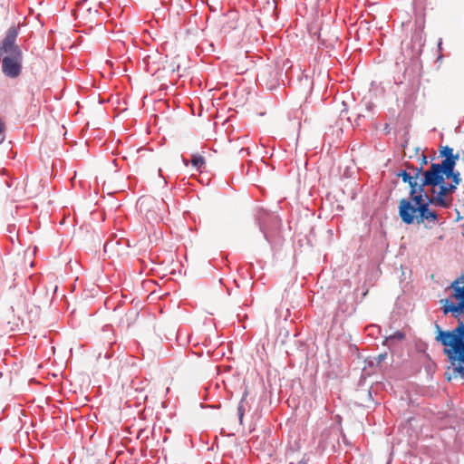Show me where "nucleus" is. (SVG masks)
Returning a JSON list of instances; mask_svg holds the SVG:
<instances>
[{"instance_id":"f257e3e1","label":"nucleus","mask_w":464,"mask_h":464,"mask_svg":"<svg viewBox=\"0 0 464 464\" xmlns=\"http://www.w3.org/2000/svg\"><path fill=\"white\" fill-rule=\"evenodd\" d=\"M430 205L437 206L435 199L426 192H419L411 198H401L399 204V217L406 225L415 221L421 224L424 221L435 222L438 215L430 208Z\"/></svg>"},{"instance_id":"f03ea898","label":"nucleus","mask_w":464,"mask_h":464,"mask_svg":"<svg viewBox=\"0 0 464 464\" xmlns=\"http://www.w3.org/2000/svg\"><path fill=\"white\" fill-rule=\"evenodd\" d=\"M18 36L16 27H10L5 38L0 43V57L2 59V72L9 78H16L22 72L23 53L21 48L15 44Z\"/></svg>"},{"instance_id":"7ed1b4c3","label":"nucleus","mask_w":464,"mask_h":464,"mask_svg":"<svg viewBox=\"0 0 464 464\" xmlns=\"http://www.w3.org/2000/svg\"><path fill=\"white\" fill-rule=\"evenodd\" d=\"M436 340L445 346L444 353L452 363L459 362L455 370L464 376V322L451 331L440 330Z\"/></svg>"},{"instance_id":"20e7f679","label":"nucleus","mask_w":464,"mask_h":464,"mask_svg":"<svg viewBox=\"0 0 464 464\" xmlns=\"http://www.w3.org/2000/svg\"><path fill=\"white\" fill-rule=\"evenodd\" d=\"M445 172L439 163H431L430 168L422 170V178L420 180V192H426L425 187H432V193L435 192L434 188L445 181Z\"/></svg>"},{"instance_id":"39448f33","label":"nucleus","mask_w":464,"mask_h":464,"mask_svg":"<svg viewBox=\"0 0 464 464\" xmlns=\"http://www.w3.org/2000/svg\"><path fill=\"white\" fill-rule=\"evenodd\" d=\"M259 228L264 234L265 238L268 241L272 230L276 229L279 225V219L277 216L262 212L257 217Z\"/></svg>"},{"instance_id":"423d86ee","label":"nucleus","mask_w":464,"mask_h":464,"mask_svg":"<svg viewBox=\"0 0 464 464\" xmlns=\"http://www.w3.org/2000/svg\"><path fill=\"white\" fill-rule=\"evenodd\" d=\"M396 176L401 178L402 181L409 185V198H411L420 192V182H418V178L411 175L407 169L399 170Z\"/></svg>"},{"instance_id":"0eeeda50","label":"nucleus","mask_w":464,"mask_h":464,"mask_svg":"<svg viewBox=\"0 0 464 464\" xmlns=\"http://www.w3.org/2000/svg\"><path fill=\"white\" fill-rule=\"evenodd\" d=\"M455 185H446L445 182L439 185V192L436 196H431L437 202L438 207L449 208L450 203L445 199V197L450 193L456 191Z\"/></svg>"},{"instance_id":"6e6552de","label":"nucleus","mask_w":464,"mask_h":464,"mask_svg":"<svg viewBox=\"0 0 464 464\" xmlns=\"http://www.w3.org/2000/svg\"><path fill=\"white\" fill-rule=\"evenodd\" d=\"M459 159V154L457 153L452 158L444 159L440 164L445 173L452 175V171L455 170L456 163Z\"/></svg>"},{"instance_id":"1a4fd4ad","label":"nucleus","mask_w":464,"mask_h":464,"mask_svg":"<svg viewBox=\"0 0 464 464\" xmlns=\"http://www.w3.org/2000/svg\"><path fill=\"white\" fill-rule=\"evenodd\" d=\"M150 203H152V200H150V198H141L138 201L140 212L143 213L144 211H146L145 216L148 220L155 219V213L153 211H150V209H146V207L150 206Z\"/></svg>"},{"instance_id":"9d476101","label":"nucleus","mask_w":464,"mask_h":464,"mask_svg":"<svg viewBox=\"0 0 464 464\" xmlns=\"http://www.w3.org/2000/svg\"><path fill=\"white\" fill-rule=\"evenodd\" d=\"M411 42L414 44V45H418V47L420 49L421 46H423V44H424L423 30L420 26L415 29V31L411 36Z\"/></svg>"},{"instance_id":"9b49d317","label":"nucleus","mask_w":464,"mask_h":464,"mask_svg":"<svg viewBox=\"0 0 464 464\" xmlns=\"http://www.w3.org/2000/svg\"><path fill=\"white\" fill-rule=\"evenodd\" d=\"M205 159L201 155L195 154L191 158V164L197 170H200L205 166Z\"/></svg>"},{"instance_id":"f8f14e48","label":"nucleus","mask_w":464,"mask_h":464,"mask_svg":"<svg viewBox=\"0 0 464 464\" xmlns=\"http://www.w3.org/2000/svg\"><path fill=\"white\" fill-rule=\"evenodd\" d=\"M247 392L245 391L243 395H242V398L239 401V404L237 406V414H238V419L240 420V422H242V420H243V417H244V414H245V411H246V409H245V401L246 400V397H247Z\"/></svg>"},{"instance_id":"ddd939ff","label":"nucleus","mask_w":464,"mask_h":464,"mask_svg":"<svg viewBox=\"0 0 464 464\" xmlns=\"http://www.w3.org/2000/svg\"><path fill=\"white\" fill-rule=\"evenodd\" d=\"M408 172H410L411 175L415 176L419 179V177L421 175L422 172V166H414L411 163H405V169Z\"/></svg>"},{"instance_id":"4468645a","label":"nucleus","mask_w":464,"mask_h":464,"mask_svg":"<svg viewBox=\"0 0 464 464\" xmlns=\"http://www.w3.org/2000/svg\"><path fill=\"white\" fill-rule=\"evenodd\" d=\"M445 179H452V183H450L451 185H455V188H457V187L460 184L461 182V178H460V173L459 171H452V175H450L449 173H446L445 174Z\"/></svg>"},{"instance_id":"2eb2a0df","label":"nucleus","mask_w":464,"mask_h":464,"mask_svg":"<svg viewBox=\"0 0 464 464\" xmlns=\"http://www.w3.org/2000/svg\"><path fill=\"white\" fill-rule=\"evenodd\" d=\"M404 338H405L404 333H402L401 331H396L395 333H393L392 334L388 336L386 338L385 342L388 343H392L395 341H402Z\"/></svg>"},{"instance_id":"dca6fc26","label":"nucleus","mask_w":464,"mask_h":464,"mask_svg":"<svg viewBox=\"0 0 464 464\" xmlns=\"http://www.w3.org/2000/svg\"><path fill=\"white\" fill-rule=\"evenodd\" d=\"M453 149L449 146H443L440 150V156L448 159L454 157Z\"/></svg>"},{"instance_id":"f3484780","label":"nucleus","mask_w":464,"mask_h":464,"mask_svg":"<svg viewBox=\"0 0 464 464\" xmlns=\"http://www.w3.org/2000/svg\"><path fill=\"white\" fill-rule=\"evenodd\" d=\"M5 140V134H4V124L2 121L0 120V143H2Z\"/></svg>"},{"instance_id":"a211bd4d","label":"nucleus","mask_w":464,"mask_h":464,"mask_svg":"<svg viewBox=\"0 0 464 464\" xmlns=\"http://www.w3.org/2000/svg\"><path fill=\"white\" fill-rule=\"evenodd\" d=\"M386 353L379 354L378 357L376 358L377 363H381L386 358Z\"/></svg>"},{"instance_id":"6ab92c4d","label":"nucleus","mask_w":464,"mask_h":464,"mask_svg":"<svg viewBox=\"0 0 464 464\" xmlns=\"http://www.w3.org/2000/svg\"><path fill=\"white\" fill-rule=\"evenodd\" d=\"M427 163H428V158L424 154H421V162H420V166H422V168H423L424 165H426Z\"/></svg>"},{"instance_id":"aec40b11","label":"nucleus","mask_w":464,"mask_h":464,"mask_svg":"<svg viewBox=\"0 0 464 464\" xmlns=\"http://www.w3.org/2000/svg\"><path fill=\"white\" fill-rule=\"evenodd\" d=\"M158 173H159V176H160V177L163 178V179H164V184H167V179L162 176V170H161V169H159Z\"/></svg>"},{"instance_id":"412c9836","label":"nucleus","mask_w":464,"mask_h":464,"mask_svg":"<svg viewBox=\"0 0 464 464\" xmlns=\"http://www.w3.org/2000/svg\"><path fill=\"white\" fill-rule=\"evenodd\" d=\"M182 161H183V163H184V165H185V166H188V160H186V159L182 158Z\"/></svg>"},{"instance_id":"4be33fe9","label":"nucleus","mask_w":464,"mask_h":464,"mask_svg":"<svg viewBox=\"0 0 464 464\" xmlns=\"http://www.w3.org/2000/svg\"><path fill=\"white\" fill-rule=\"evenodd\" d=\"M366 108H367V110H369V111H370V110L372 109V104H371V103H368V104L366 105Z\"/></svg>"},{"instance_id":"5701e85b","label":"nucleus","mask_w":464,"mask_h":464,"mask_svg":"<svg viewBox=\"0 0 464 464\" xmlns=\"http://www.w3.org/2000/svg\"><path fill=\"white\" fill-rule=\"evenodd\" d=\"M247 150H248V149H241V150H239V152L241 153V152H243V151H247Z\"/></svg>"},{"instance_id":"b1692460","label":"nucleus","mask_w":464,"mask_h":464,"mask_svg":"<svg viewBox=\"0 0 464 464\" xmlns=\"http://www.w3.org/2000/svg\"><path fill=\"white\" fill-rule=\"evenodd\" d=\"M440 45H441V40H440L439 42V47L440 48Z\"/></svg>"},{"instance_id":"393cba45","label":"nucleus","mask_w":464,"mask_h":464,"mask_svg":"<svg viewBox=\"0 0 464 464\" xmlns=\"http://www.w3.org/2000/svg\"><path fill=\"white\" fill-rule=\"evenodd\" d=\"M298 464H306V463L304 461H300Z\"/></svg>"},{"instance_id":"a878e982","label":"nucleus","mask_w":464,"mask_h":464,"mask_svg":"<svg viewBox=\"0 0 464 464\" xmlns=\"http://www.w3.org/2000/svg\"><path fill=\"white\" fill-rule=\"evenodd\" d=\"M463 160H464V153H463Z\"/></svg>"}]
</instances>
